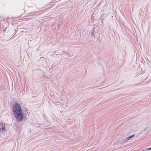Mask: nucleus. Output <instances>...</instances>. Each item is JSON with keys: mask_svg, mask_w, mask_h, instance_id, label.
Here are the masks:
<instances>
[{"mask_svg": "<svg viewBox=\"0 0 151 151\" xmlns=\"http://www.w3.org/2000/svg\"><path fill=\"white\" fill-rule=\"evenodd\" d=\"M13 114L19 122H21L23 119L24 114L23 113L20 104L17 103H15L13 106Z\"/></svg>", "mask_w": 151, "mask_h": 151, "instance_id": "f257e3e1", "label": "nucleus"}, {"mask_svg": "<svg viewBox=\"0 0 151 151\" xmlns=\"http://www.w3.org/2000/svg\"><path fill=\"white\" fill-rule=\"evenodd\" d=\"M125 140L124 139H120L117 142H116V144L117 145H122L126 142Z\"/></svg>", "mask_w": 151, "mask_h": 151, "instance_id": "f03ea898", "label": "nucleus"}, {"mask_svg": "<svg viewBox=\"0 0 151 151\" xmlns=\"http://www.w3.org/2000/svg\"><path fill=\"white\" fill-rule=\"evenodd\" d=\"M134 136V135H131L129 137H127V138L124 139L126 141V142H127L128 140H129L130 139L132 138Z\"/></svg>", "mask_w": 151, "mask_h": 151, "instance_id": "7ed1b4c3", "label": "nucleus"}, {"mask_svg": "<svg viewBox=\"0 0 151 151\" xmlns=\"http://www.w3.org/2000/svg\"><path fill=\"white\" fill-rule=\"evenodd\" d=\"M95 27H94L93 28V29L91 30V36L92 37L93 36L94 37H95L94 36V33L95 32Z\"/></svg>", "mask_w": 151, "mask_h": 151, "instance_id": "20e7f679", "label": "nucleus"}, {"mask_svg": "<svg viewBox=\"0 0 151 151\" xmlns=\"http://www.w3.org/2000/svg\"><path fill=\"white\" fill-rule=\"evenodd\" d=\"M0 125L2 127L1 128V130L2 131H4L5 130V127L4 126H3V123H1L0 124Z\"/></svg>", "mask_w": 151, "mask_h": 151, "instance_id": "39448f33", "label": "nucleus"}, {"mask_svg": "<svg viewBox=\"0 0 151 151\" xmlns=\"http://www.w3.org/2000/svg\"><path fill=\"white\" fill-rule=\"evenodd\" d=\"M65 54H67V56H68L70 57L71 56V54L69 53L65 52Z\"/></svg>", "mask_w": 151, "mask_h": 151, "instance_id": "423d86ee", "label": "nucleus"}, {"mask_svg": "<svg viewBox=\"0 0 151 151\" xmlns=\"http://www.w3.org/2000/svg\"><path fill=\"white\" fill-rule=\"evenodd\" d=\"M28 110L27 109H25V112H27Z\"/></svg>", "mask_w": 151, "mask_h": 151, "instance_id": "0eeeda50", "label": "nucleus"}, {"mask_svg": "<svg viewBox=\"0 0 151 151\" xmlns=\"http://www.w3.org/2000/svg\"><path fill=\"white\" fill-rule=\"evenodd\" d=\"M6 28H5V29H3V31H4V32H6Z\"/></svg>", "mask_w": 151, "mask_h": 151, "instance_id": "6e6552de", "label": "nucleus"}, {"mask_svg": "<svg viewBox=\"0 0 151 151\" xmlns=\"http://www.w3.org/2000/svg\"><path fill=\"white\" fill-rule=\"evenodd\" d=\"M63 52L64 53H65V52H66L65 51H63Z\"/></svg>", "mask_w": 151, "mask_h": 151, "instance_id": "1a4fd4ad", "label": "nucleus"}, {"mask_svg": "<svg viewBox=\"0 0 151 151\" xmlns=\"http://www.w3.org/2000/svg\"><path fill=\"white\" fill-rule=\"evenodd\" d=\"M42 58H43L44 59H45L43 57H41V58H40V59H42Z\"/></svg>", "mask_w": 151, "mask_h": 151, "instance_id": "9d476101", "label": "nucleus"}, {"mask_svg": "<svg viewBox=\"0 0 151 151\" xmlns=\"http://www.w3.org/2000/svg\"><path fill=\"white\" fill-rule=\"evenodd\" d=\"M148 150H151V147L148 149Z\"/></svg>", "mask_w": 151, "mask_h": 151, "instance_id": "9b49d317", "label": "nucleus"}, {"mask_svg": "<svg viewBox=\"0 0 151 151\" xmlns=\"http://www.w3.org/2000/svg\"><path fill=\"white\" fill-rule=\"evenodd\" d=\"M60 54H56V55L57 56H58V55H60Z\"/></svg>", "mask_w": 151, "mask_h": 151, "instance_id": "f8f14e48", "label": "nucleus"}, {"mask_svg": "<svg viewBox=\"0 0 151 151\" xmlns=\"http://www.w3.org/2000/svg\"><path fill=\"white\" fill-rule=\"evenodd\" d=\"M3 126H4V127H5V124H3Z\"/></svg>", "mask_w": 151, "mask_h": 151, "instance_id": "ddd939ff", "label": "nucleus"}]
</instances>
